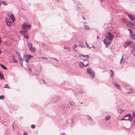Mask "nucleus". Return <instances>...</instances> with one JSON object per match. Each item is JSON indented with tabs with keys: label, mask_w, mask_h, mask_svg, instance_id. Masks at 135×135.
<instances>
[{
	"label": "nucleus",
	"mask_w": 135,
	"mask_h": 135,
	"mask_svg": "<svg viewBox=\"0 0 135 135\" xmlns=\"http://www.w3.org/2000/svg\"><path fill=\"white\" fill-rule=\"evenodd\" d=\"M97 39H98L99 38V37L98 36H97Z\"/></svg>",
	"instance_id": "56"
},
{
	"label": "nucleus",
	"mask_w": 135,
	"mask_h": 135,
	"mask_svg": "<svg viewBox=\"0 0 135 135\" xmlns=\"http://www.w3.org/2000/svg\"><path fill=\"white\" fill-rule=\"evenodd\" d=\"M4 98L3 95L0 96V99L3 100Z\"/></svg>",
	"instance_id": "30"
},
{
	"label": "nucleus",
	"mask_w": 135,
	"mask_h": 135,
	"mask_svg": "<svg viewBox=\"0 0 135 135\" xmlns=\"http://www.w3.org/2000/svg\"><path fill=\"white\" fill-rule=\"evenodd\" d=\"M83 103V102H81V104H82Z\"/></svg>",
	"instance_id": "62"
},
{
	"label": "nucleus",
	"mask_w": 135,
	"mask_h": 135,
	"mask_svg": "<svg viewBox=\"0 0 135 135\" xmlns=\"http://www.w3.org/2000/svg\"><path fill=\"white\" fill-rule=\"evenodd\" d=\"M0 66L2 67V68L3 69H7V68L6 67V66L3 65L2 64H0Z\"/></svg>",
	"instance_id": "19"
},
{
	"label": "nucleus",
	"mask_w": 135,
	"mask_h": 135,
	"mask_svg": "<svg viewBox=\"0 0 135 135\" xmlns=\"http://www.w3.org/2000/svg\"><path fill=\"white\" fill-rule=\"evenodd\" d=\"M23 32L25 33H27V31L26 30H24Z\"/></svg>",
	"instance_id": "44"
},
{
	"label": "nucleus",
	"mask_w": 135,
	"mask_h": 135,
	"mask_svg": "<svg viewBox=\"0 0 135 135\" xmlns=\"http://www.w3.org/2000/svg\"><path fill=\"white\" fill-rule=\"evenodd\" d=\"M128 30H129V33H130V35H131V33L133 32V31L131 30H130V29H128Z\"/></svg>",
	"instance_id": "36"
},
{
	"label": "nucleus",
	"mask_w": 135,
	"mask_h": 135,
	"mask_svg": "<svg viewBox=\"0 0 135 135\" xmlns=\"http://www.w3.org/2000/svg\"><path fill=\"white\" fill-rule=\"evenodd\" d=\"M85 23L86 24V23L85 22H84V26L85 28V30H88L90 29V27L88 25H85Z\"/></svg>",
	"instance_id": "12"
},
{
	"label": "nucleus",
	"mask_w": 135,
	"mask_h": 135,
	"mask_svg": "<svg viewBox=\"0 0 135 135\" xmlns=\"http://www.w3.org/2000/svg\"><path fill=\"white\" fill-rule=\"evenodd\" d=\"M133 116L135 117V113H134V112H133Z\"/></svg>",
	"instance_id": "54"
},
{
	"label": "nucleus",
	"mask_w": 135,
	"mask_h": 135,
	"mask_svg": "<svg viewBox=\"0 0 135 135\" xmlns=\"http://www.w3.org/2000/svg\"><path fill=\"white\" fill-rule=\"evenodd\" d=\"M77 47V45H74L73 46V49L75 51H76L77 50H75V49Z\"/></svg>",
	"instance_id": "26"
},
{
	"label": "nucleus",
	"mask_w": 135,
	"mask_h": 135,
	"mask_svg": "<svg viewBox=\"0 0 135 135\" xmlns=\"http://www.w3.org/2000/svg\"><path fill=\"white\" fill-rule=\"evenodd\" d=\"M79 8H79V7H77V8L76 9L77 10H79Z\"/></svg>",
	"instance_id": "51"
},
{
	"label": "nucleus",
	"mask_w": 135,
	"mask_h": 135,
	"mask_svg": "<svg viewBox=\"0 0 135 135\" xmlns=\"http://www.w3.org/2000/svg\"><path fill=\"white\" fill-rule=\"evenodd\" d=\"M25 61L27 63H29V62H28V60H26V59H25Z\"/></svg>",
	"instance_id": "42"
},
{
	"label": "nucleus",
	"mask_w": 135,
	"mask_h": 135,
	"mask_svg": "<svg viewBox=\"0 0 135 135\" xmlns=\"http://www.w3.org/2000/svg\"><path fill=\"white\" fill-rule=\"evenodd\" d=\"M110 71L111 72V74H110L111 77L112 78H113V75H114V73L113 71L112 70H110Z\"/></svg>",
	"instance_id": "20"
},
{
	"label": "nucleus",
	"mask_w": 135,
	"mask_h": 135,
	"mask_svg": "<svg viewBox=\"0 0 135 135\" xmlns=\"http://www.w3.org/2000/svg\"><path fill=\"white\" fill-rule=\"evenodd\" d=\"M57 97L56 96H55L54 98V100H55L56 99Z\"/></svg>",
	"instance_id": "52"
},
{
	"label": "nucleus",
	"mask_w": 135,
	"mask_h": 135,
	"mask_svg": "<svg viewBox=\"0 0 135 135\" xmlns=\"http://www.w3.org/2000/svg\"><path fill=\"white\" fill-rule=\"evenodd\" d=\"M7 16H8V14H7Z\"/></svg>",
	"instance_id": "64"
},
{
	"label": "nucleus",
	"mask_w": 135,
	"mask_h": 135,
	"mask_svg": "<svg viewBox=\"0 0 135 135\" xmlns=\"http://www.w3.org/2000/svg\"><path fill=\"white\" fill-rule=\"evenodd\" d=\"M124 111V110L121 109H119L118 110V112L119 113H120L121 112H123Z\"/></svg>",
	"instance_id": "23"
},
{
	"label": "nucleus",
	"mask_w": 135,
	"mask_h": 135,
	"mask_svg": "<svg viewBox=\"0 0 135 135\" xmlns=\"http://www.w3.org/2000/svg\"><path fill=\"white\" fill-rule=\"evenodd\" d=\"M50 58L52 59H54V60H56L58 62H59V60L56 58L50 57Z\"/></svg>",
	"instance_id": "32"
},
{
	"label": "nucleus",
	"mask_w": 135,
	"mask_h": 135,
	"mask_svg": "<svg viewBox=\"0 0 135 135\" xmlns=\"http://www.w3.org/2000/svg\"><path fill=\"white\" fill-rule=\"evenodd\" d=\"M3 76L2 74L1 73H0V79H3Z\"/></svg>",
	"instance_id": "27"
},
{
	"label": "nucleus",
	"mask_w": 135,
	"mask_h": 135,
	"mask_svg": "<svg viewBox=\"0 0 135 135\" xmlns=\"http://www.w3.org/2000/svg\"><path fill=\"white\" fill-rule=\"evenodd\" d=\"M114 85L116 87V88L119 89L120 88V86L118 85L115 82L113 83Z\"/></svg>",
	"instance_id": "15"
},
{
	"label": "nucleus",
	"mask_w": 135,
	"mask_h": 135,
	"mask_svg": "<svg viewBox=\"0 0 135 135\" xmlns=\"http://www.w3.org/2000/svg\"><path fill=\"white\" fill-rule=\"evenodd\" d=\"M123 56H122V58L120 59V64H121L123 62Z\"/></svg>",
	"instance_id": "29"
},
{
	"label": "nucleus",
	"mask_w": 135,
	"mask_h": 135,
	"mask_svg": "<svg viewBox=\"0 0 135 135\" xmlns=\"http://www.w3.org/2000/svg\"><path fill=\"white\" fill-rule=\"evenodd\" d=\"M42 58L43 60L47 59L45 57H42Z\"/></svg>",
	"instance_id": "40"
},
{
	"label": "nucleus",
	"mask_w": 135,
	"mask_h": 135,
	"mask_svg": "<svg viewBox=\"0 0 135 135\" xmlns=\"http://www.w3.org/2000/svg\"><path fill=\"white\" fill-rule=\"evenodd\" d=\"M2 2L4 5H6L7 4L6 2L5 1H3Z\"/></svg>",
	"instance_id": "37"
},
{
	"label": "nucleus",
	"mask_w": 135,
	"mask_h": 135,
	"mask_svg": "<svg viewBox=\"0 0 135 135\" xmlns=\"http://www.w3.org/2000/svg\"><path fill=\"white\" fill-rule=\"evenodd\" d=\"M87 117L88 120L92 121L93 120L92 119L90 116H89L88 115H87Z\"/></svg>",
	"instance_id": "21"
},
{
	"label": "nucleus",
	"mask_w": 135,
	"mask_h": 135,
	"mask_svg": "<svg viewBox=\"0 0 135 135\" xmlns=\"http://www.w3.org/2000/svg\"><path fill=\"white\" fill-rule=\"evenodd\" d=\"M92 46L91 47L94 49H95V46H93V45H92Z\"/></svg>",
	"instance_id": "46"
},
{
	"label": "nucleus",
	"mask_w": 135,
	"mask_h": 135,
	"mask_svg": "<svg viewBox=\"0 0 135 135\" xmlns=\"http://www.w3.org/2000/svg\"><path fill=\"white\" fill-rule=\"evenodd\" d=\"M89 65L88 64V63L86 65H85V66H87Z\"/></svg>",
	"instance_id": "49"
},
{
	"label": "nucleus",
	"mask_w": 135,
	"mask_h": 135,
	"mask_svg": "<svg viewBox=\"0 0 135 135\" xmlns=\"http://www.w3.org/2000/svg\"><path fill=\"white\" fill-rule=\"evenodd\" d=\"M84 61H87L88 63L89 62V60H84Z\"/></svg>",
	"instance_id": "53"
},
{
	"label": "nucleus",
	"mask_w": 135,
	"mask_h": 135,
	"mask_svg": "<svg viewBox=\"0 0 135 135\" xmlns=\"http://www.w3.org/2000/svg\"><path fill=\"white\" fill-rule=\"evenodd\" d=\"M33 57V56L30 55H27L26 54H25L24 55L23 58V59H26L28 60H29L30 59L32 58Z\"/></svg>",
	"instance_id": "6"
},
{
	"label": "nucleus",
	"mask_w": 135,
	"mask_h": 135,
	"mask_svg": "<svg viewBox=\"0 0 135 135\" xmlns=\"http://www.w3.org/2000/svg\"><path fill=\"white\" fill-rule=\"evenodd\" d=\"M27 45L29 47V49L30 48H31L32 46V45L29 42L27 43Z\"/></svg>",
	"instance_id": "25"
},
{
	"label": "nucleus",
	"mask_w": 135,
	"mask_h": 135,
	"mask_svg": "<svg viewBox=\"0 0 135 135\" xmlns=\"http://www.w3.org/2000/svg\"><path fill=\"white\" fill-rule=\"evenodd\" d=\"M23 31H20V33H22V34L23 33Z\"/></svg>",
	"instance_id": "50"
},
{
	"label": "nucleus",
	"mask_w": 135,
	"mask_h": 135,
	"mask_svg": "<svg viewBox=\"0 0 135 135\" xmlns=\"http://www.w3.org/2000/svg\"><path fill=\"white\" fill-rule=\"evenodd\" d=\"M107 33L108 34V36L106 37H108L109 39L113 40L114 37L113 34L111 33L110 32H108Z\"/></svg>",
	"instance_id": "8"
},
{
	"label": "nucleus",
	"mask_w": 135,
	"mask_h": 135,
	"mask_svg": "<svg viewBox=\"0 0 135 135\" xmlns=\"http://www.w3.org/2000/svg\"><path fill=\"white\" fill-rule=\"evenodd\" d=\"M19 58H20V60L21 61H22V57H19Z\"/></svg>",
	"instance_id": "47"
},
{
	"label": "nucleus",
	"mask_w": 135,
	"mask_h": 135,
	"mask_svg": "<svg viewBox=\"0 0 135 135\" xmlns=\"http://www.w3.org/2000/svg\"><path fill=\"white\" fill-rule=\"evenodd\" d=\"M131 115L129 114L125 115L124 117L122 119H120V120H129L131 122L132 121V119L130 118H129L131 116Z\"/></svg>",
	"instance_id": "4"
},
{
	"label": "nucleus",
	"mask_w": 135,
	"mask_h": 135,
	"mask_svg": "<svg viewBox=\"0 0 135 135\" xmlns=\"http://www.w3.org/2000/svg\"><path fill=\"white\" fill-rule=\"evenodd\" d=\"M132 53L133 55L135 56V48L133 49L132 51Z\"/></svg>",
	"instance_id": "24"
},
{
	"label": "nucleus",
	"mask_w": 135,
	"mask_h": 135,
	"mask_svg": "<svg viewBox=\"0 0 135 135\" xmlns=\"http://www.w3.org/2000/svg\"><path fill=\"white\" fill-rule=\"evenodd\" d=\"M112 40L109 39L108 37H106V38L103 40V42L106 46V47H108L112 43Z\"/></svg>",
	"instance_id": "1"
},
{
	"label": "nucleus",
	"mask_w": 135,
	"mask_h": 135,
	"mask_svg": "<svg viewBox=\"0 0 135 135\" xmlns=\"http://www.w3.org/2000/svg\"><path fill=\"white\" fill-rule=\"evenodd\" d=\"M9 17H10L12 22H14L15 19L13 14H11L10 16L9 15Z\"/></svg>",
	"instance_id": "10"
},
{
	"label": "nucleus",
	"mask_w": 135,
	"mask_h": 135,
	"mask_svg": "<svg viewBox=\"0 0 135 135\" xmlns=\"http://www.w3.org/2000/svg\"><path fill=\"white\" fill-rule=\"evenodd\" d=\"M128 17L132 21H135V16H133L131 15L127 14Z\"/></svg>",
	"instance_id": "9"
},
{
	"label": "nucleus",
	"mask_w": 135,
	"mask_h": 135,
	"mask_svg": "<svg viewBox=\"0 0 135 135\" xmlns=\"http://www.w3.org/2000/svg\"><path fill=\"white\" fill-rule=\"evenodd\" d=\"M74 105V103L72 102H70L67 104L68 106V108H69L70 107L73 106Z\"/></svg>",
	"instance_id": "11"
},
{
	"label": "nucleus",
	"mask_w": 135,
	"mask_h": 135,
	"mask_svg": "<svg viewBox=\"0 0 135 135\" xmlns=\"http://www.w3.org/2000/svg\"><path fill=\"white\" fill-rule=\"evenodd\" d=\"M13 62L14 63H17V61L15 59H13Z\"/></svg>",
	"instance_id": "34"
},
{
	"label": "nucleus",
	"mask_w": 135,
	"mask_h": 135,
	"mask_svg": "<svg viewBox=\"0 0 135 135\" xmlns=\"http://www.w3.org/2000/svg\"><path fill=\"white\" fill-rule=\"evenodd\" d=\"M125 24L129 27H132L134 26V25L131 22L128 21H125L124 22Z\"/></svg>",
	"instance_id": "7"
},
{
	"label": "nucleus",
	"mask_w": 135,
	"mask_h": 135,
	"mask_svg": "<svg viewBox=\"0 0 135 135\" xmlns=\"http://www.w3.org/2000/svg\"><path fill=\"white\" fill-rule=\"evenodd\" d=\"M80 93H83V92H82V91H81V90H80Z\"/></svg>",
	"instance_id": "57"
},
{
	"label": "nucleus",
	"mask_w": 135,
	"mask_h": 135,
	"mask_svg": "<svg viewBox=\"0 0 135 135\" xmlns=\"http://www.w3.org/2000/svg\"><path fill=\"white\" fill-rule=\"evenodd\" d=\"M131 38L135 40V34H133L131 36Z\"/></svg>",
	"instance_id": "28"
},
{
	"label": "nucleus",
	"mask_w": 135,
	"mask_h": 135,
	"mask_svg": "<svg viewBox=\"0 0 135 135\" xmlns=\"http://www.w3.org/2000/svg\"><path fill=\"white\" fill-rule=\"evenodd\" d=\"M79 66L80 68H82L85 67V65L83 62H80L79 64Z\"/></svg>",
	"instance_id": "13"
},
{
	"label": "nucleus",
	"mask_w": 135,
	"mask_h": 135,
	"mask_svg": "<svg viewBox=\"0 0 135 135\" xmlns=\"http://www.w3.org/2000/svg\"><path fill=\"white\" fill-rule=\"evenodd\" d=\"M12 24V22L10 21H9V26H11Z\"/></svg>",
	"instance_id": "39"
},
{
	"label": "nucleus",
	"mask_w": 135,
	"mask_h": 135,
	"mask_svg": "<svg viewBox=\"0 0 135 135\" xmlns=\"http://www.w3.org/2000/svg\"><path fill=\"white\" fill-rule=\"evenodd\" d=\"M130 45V48H132L133 46H135V44L132 42L129 41L128 42H125L124 45V47H127Z\"/></svg>",
	"instance_id": "3"
},
{
	"label": "nucleus",
	"mask_w": 135,
	"mask_h": 135,
	"mask_svg": "<svg viewBox=\"0 0 135 135\" xmlns=\"http://www.w3.org/2000/svg\"><path fill=\"white\" fill-rule=\"evenodd\" d=\"M21 66H23L22 64V63H21Z\"/></svg>",
	"instance_id": "59"
},
{
	"label": "nucleus",
	"mask_w": 135,
	"mask_h": 135,
	"mask_svg": "<svg viewBox=\"0 0 135 135\" xmlns=\"http://www.w3.org/2000/svg\"><path fill=\"white\" fill-rule=\"evenodd\" d=\"M6 23L7 24V26L8 25V19L7 18H6Z\"/></svg>",
	"instance_id": "31"
},
{
	"label": "nucleus",
	"mask_w": 135,
	"mask_h": 135,
	"mask_svg": "<svg viewBox=\"0 0 135 135\" xmlns=\"http://www.w3.org/2000/svg\"><path fill=\"white\" fill-rule=\"evenodd\" d=\"M82 18L84 20H85V18L84 17H82Z\"/></svg>",
	"instance_id": "55"
},
{
	"label": "nucleus",
	"mask_w": 135,
	"mask_h": 135,
	"mask_svg": "<svg viewBox=\"0 0 135 135\" xmlns=\"http://www.w3.org/2000/svg\"><path fill=\"white\" fill-rule=\"evenodd\" d=\"M87 73L90 75V77H91L92 79L94 78V73L93 70L92 69L90 68H88L87 69Z\"/></svg>",
	"instance_id": "2"
},
{
	"label": "nucleus",
	"mask_w": 135,
	"mask_h": 135,
	"mask_svg": "<svg viewBox=\"0 0 135 135\" xmlns=\"http://www.w3.org/2000/svg\"><path fill=\"white\" fill-rule=\"evenodd\" d=\"M22 27L23 29H30L31 27L30 25L26 23H23L22 25Z\"/></svg>",
	"instance_id": "5"
},
{
	"label": "nucleus",
	"mask_w": 135,
	"mask_h": 135,
	"mask_svg": "<svg viewBox=\"0 0 135 135\" xmlns=\"http://www.w3.org/2000/svg\"><path fill=\"white\" fill-rule=\"evenodd\" d=\"M23 135H27V133L26 132H24Z\"/></svg>",
	"instance_id": "48"
},
{
	"label": "nucleus",
	"mask_w": 135,
	"mask_h": 135,
	"mask_svg": "<svg viewBox=\"0 0 135 135\" xmlns=\"http://www.w3.org/2000/svg\"><path fill=\"white\" fill-rule=\"evenodd\" d=\"M111 118V117L110 115H108L105 116L104 118V119L105 121L108 120Z\"/></svg>",
	"instance_id": "16"
},
{
	"label": "nucleus",
	"mask_w": 135,
	"mask_h": 135,
	"mask_svg": "<svg viewBox=\"0 0 135 135\" xmlns=\"http://www.w3.org/2000/svg\"><path fill=\"white\" fill-rule=\"evenodd\" d=\"M43 81L44 82V83H45V81H44V80H43Z\"/></svg>",
	"instance_id": "58"
},
{
	"label": "nucleus",
	"mask_w": 135,
	"mask_h": 135,
	"mask_svg": "<svg viewBox=\"0 0 135 135\" xmlns=\"http://www.w3.org/2000/svg\"><path fill=\"white\" fill-rule=\"evenodd\" d=\"M129 117H126L125 118H128Z\"/></svg>",
	"instance_id": "60"
},
{
	"label": "nucleus",
	"mask_w": 135,
	"mask_h": 135,
	"mask_svg": "<svg viewBox=\"0 0 135 135\" xmlns=\"http://www.w3.org/2000/svg\"><path fill=\"white\" fill-rule=\"evenodd\" d=\"M78 46L79 47H81V48L85 47V45H83L82 42L80 41L78 42Z\"/></svg>",
	"instance_id": "14"
},
{
	"label": "nucleus",
	"mask_w": 135,
	"mask_h": 135,
	"mask_svg": "<svg viewBox=\"0 0 135 135\" xmlns=\"http://www.w3.org/2000/svg\"><path fill=\"white\" fill-rule=\"evenodd\" d=\"M134 123H135V121H134Z\"/></svg>",
	"instance_id": "63"
},
{
	"label": "nucleus",
	"mask_w": 135,
	"mask_h": 135,
	"mask_svg": "<svg viewBox=\"0 0 135 135\" xmlns=\"http://www.w3.org/2000/svg\"><path fill=\"white\" fill-rule=\"evenodd\" d=\"M64 48L65 49L68 50V51H70V48L68 46H65L64 47Z\"/></svg>",
	"instance_id": "22"
},
{
	"label": "nucleus",
	"mask_w": 135,
	"mask_h": 135,
	"mask_svg": "<svg viewBox=\"0 0 135 135\" xmlns=\"http://www.w3.org/2000/svg\"><path fill=\"white\" fill-rule=\"evenodd\" d=\"M28 33H23V35H24V38H26L27 39H28L29 38V37H28Z\"/></svg>",
	"instance_id": "17"
},
{
	"label": "nucleus",
	"mask_w": 135,
	"mask_h": 135,
	"mask_svg": "<svg viewBox=\"0 0 135 135\" xmlns=\"http://www.w3.org/2000/svg\"><path fill=\"white\" fill-rule=\"evenodd\" d=\"M30 51H31L35 52V48L34 47H31L29 49Z\"/></svg>",
	"instance_id": "18"
},
{
	"label": "nucleus",
	"mask_w": 135,
	"mask_h": 135,
	"mask_svg": "<svg viewBox=\"0 0 135 135\" xmlns=\"http://www.w3.org/2000/svg\"><path fill=\"white\" fill-rule=\"evenodd\" d=\"M31 127L32 129H34L35 127V126L34 125L32 124L31 125Z\"/></svg>",
	"instance_id": "38"
},
{
	"label": "nucleus",
	"mask_w": 135,
	"mask_h": 135,
	"mask_svg": "<svg viewBox=\"0 0 135 135\" xmlns=\"http://www.w3.org/2000/svg\"><path fill=\"white\" fill-rule=\"evenodd\" d=\"M100 1H101V2H102V1H103V0H100Z\"/></svg>",
	"instance_id": "61"
},
{
	"label": "nucleus",
	"mask_w": 135,
	"mask_h": 135,
	"mask_svg": "<svg viewBox=\"0 0 135 135\" xmlns=\"http://www.w3.org/2000/svg\"><path fill=\"white\" fill-rule=\"evenodd\" d=\"M85 45L86 46V47L88 48H91V47H90L89 46V45H88V44L87 42L86 43H85Z\"/></svg>",
	"instance_id": "33"
},
{
	"label": "nucleus",
	"mask_w": 135,
	"mask_h": 135,
	"mask_svg": "<svg viewBox=\"0 0 135 135\" xmlns=\"http://www.w3.org/2000/svg\"><path fill=\"white\" fill-rule=\"evenodd\" d=\"M60 135H66L65 133H62Z\"/></svg>",
	"instance_id": "45"
},
{
	"label": "nucleus",
	"mask_w": 135,
	"mask_h": 135,
	"mask_svg": "<svg viewBox=\"0 0 135 135\" xmlns=\"http://www.w3.org/2000/svg\"><path fill=\"white\" fill-rule=\"evenodd\" d=\"M4 88H8V85L7 84L6 85L4 86Z\"/></svg>",
	"instance_id": "41"
},
{
	"label": "nucleus",
	"mask_w": 135,
	"mask_h": 135,
	"mask_svg": "<svg viewBox=\"0 0 135 135\" xmlns=\"http://www.w3.org/2000/svg\"><path fill=\"white\" fill-rule=\"evenodd\" d=\"M81 55L83 57H86L88 58H89V55H84L83 54H82Z\"/></svg>",
	"instance_id": "35"
},
{
	"label": "nucleus",
	"mask_w": 135,
	"mask_h": 135,
	"mask_svg": "<svg viewBox=\"0 0 135 135\" xmlns=\"http://www.w3.org/2000/svg\"><path fill=\"white\" fill-rule=\"evenodd\" d=\"M28 69L30 71H31L32 69H31V68H30V67H28Z\"/></svg>",
	"instance_id": "43"
}]
</instances>
